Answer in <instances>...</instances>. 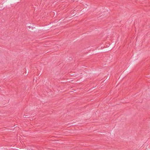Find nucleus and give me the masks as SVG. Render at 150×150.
Segmentation results:
<instances>
[{
    "label": "nucleus",
    "mask_w": 150,
    "mask_h": 150,
    "mask_svg": "<svg viewBox=\"0 0 150 150\" xmlns=\"http://www.w3.org/2000/svg\"><path fill=\"white\" fill-rule=\"evenodd\" d=\"M24 117H25V118H28V116L27 115H25V116Z\"/></svg>",
    "instance_id": "1"
}]
</instances>
